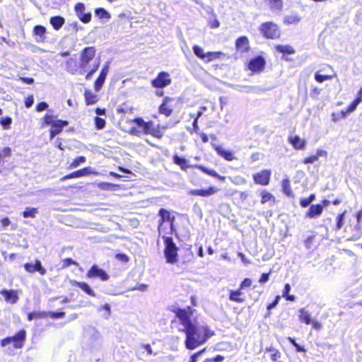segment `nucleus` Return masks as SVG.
<instances>
[{
  "mask_svg": "<svg viewBox=\"0 0 362 362\" xmlns=\"http://www.w3.org/2000/svg\"><path fill=\"white\" fill-rule=\"evenodd\" d=\"M269 277V274H265V273L262 274L259 280V282L260 284H264L268 281Z\"/></svg>",
  "mask_w": 362,
  "mask_h": 362,
  "instance_id": "774afa93",
  "label": "nucleus"
},
{
  "mask_svg": "<svg viewBox=\"0 0 362 362\" xmlns=\"http://www.w3.org/2000/svg\"><path fill=\"white\" fill-rule=\"evenodd\" d=\"M318 159H317V156H316L315 155L314 156H310V157H308V158H305L304 160H303V163H305V164H308V163H313L314 162L317 161Z\"/></svg>",
  "mask_w": 362,
  "mask_h": 362,
  "instance_id": "4d7b16f0",
  "label": "nucleus"
},
{
  "mask_svg": "<svg viewBox=\"0 0 362 362\" xmlns=\"http://www.w3.org/2000/svg\"><path fill=\"white\" fill-rule=\"evenodd\" d=\"M47 313V317H49L53 319L62 318L65 315L64 312H48Z\"/></svg>",
  "mask_w": 362,
  "mask_h": 362,
  "instance_id": "a18cd8bd",
  "label": "nucleus"
},
{
  "mask_svg": "<svg viewBox=\"0 0 362 362\" xmlns=\"http://www.w3.org/2000/svg\"><path fill=\"white\" fill-rule=\"evenodd\" d=\"M282 187L284 192L287 195L290 196L292 194L291 187H290V182L288 179H284L282 181Z\"/></svg>",
  "mask_w": 362,
  "mask_h": 362,
  "instance_id": "ea45409f",
  "label": "nucleus"
},
{
  "mask_svg": "<svg viewBox=\"0 0 362 362\" xmlns=\"http://www.w3.org/2000/svg\"><path fill=\"white\" fill-rule=\"evenodd\" d=\"M95 13L100 19L110 18V13L103 8H98L95 10Z\"/></svg>",
  "mask_w": 362,
  "mask_h": 362,
  "instance_id": "f704fd0d",
  "label": "nucleus"
},
{
  "mask_svg": "<svg viewBox=\"0 0 362 362\" xmlns=\"http://www.w3.org/2000/svg\"><path fill=\"white\" fill-rule=\"evenodd\" d=\"M109 68H110V62H107L105 63V64L103 66V67L100 73L99 76L95 81L94 88L96 92H98L102 88V87L105 83V81L106 79L107 75L108 74Z\"/></svg>",
  "mask_w": 362,
  "mask_h": 362,
  "instance_id": "9b49d317",
  "label": "nucleus"
},
{
  "mask_svg": "<svg viewBox=\"0 0 362 362\" xmlns=\"http://www.w3.org/2000/svg\"><path fill=\"white\" fill-rule=\"evenodd\" d=\"M38 213V209L37 208L33 207H27L25 211L23 212V216L24 218H35Z\"/></svg>",
  "mask_w": 362,
  "mask_h": 362,
  "instance_id": "473e14b6",
  "label": "nucleus"
},
{
  "mask_svg": "<svg viewBox=\"0 0 362 362\" xmlns=\"http://www.w3.org/2000/svg\"><path fill=\"white\" fill-rule=\"evenodd\" d=\"M215 150L219 156L228 161H231L235 159L233 153L231 151L223 148L222 146H217L215 147Z\"/></svg>",
  "mask_w": 362,
  "mask_h": 362,
  "instance_id": "393cba45",
  "label": "nucleus"
},
{
  "mask_svg": "<svg viewBox=\"0 0 362 362\" xmlns=\"http://www.w3.org/2000/svg\"><path fill=\"white\" fill-rule=\"evenodd\" d=\"M344 215H345V212L339 214L337 216V229H340L342 227Z\"/></svg>",
  "mask_w": 362,
  "mask_h": 362,
  "instance_id": "864d4df0",
  "label": "nucleus"
},
{
  "mask_svg": "<svg viewBox=\"0 0 362 362\" xmlns=\"http://www.w3.org/2000/svg\"><path fill=\"white\" fill-rule=\"evenodd\" d=\"M321 93V89L317 87H313L311 90V97L316 98Z\"/></svg>",
  "mask_w": 362,
  "mask_h": 362,
  "instance_id": "e2e57ef3",
  "label": "nucleus"
},
{
  "mask_svg": "<svg viewBox=\"0 0 362 362\" xmlns=\"http://www.w3.org/2000/svg\"><path fill=\"white\" fill-rule=\"evenodd\" d=\"M76 286L90 296H95V293L85 282H77Z\"/></svg>",
  "mask_w": 362,
  "mask_h": 362,
  "instance_id": "2f4dec72",
  "label": "nucleus"
},
{
  "mask_svg": "<svg viewBox=\"0 0 362 362\" xmlns=\"http://www.w3.org/2000/svg\"><path fill=\"white\" fill-rule=\"evenodd\" d=\"M86 160V157L81 156L75 158L73 162L71 163L69 168H77L81 163H85Z\"/></svg>",
  "mask_w": 362,
  "mask_h": 362,
  "instance_id": "58836bf2",
  "label": "nucleus"
},
{
  "mask_svg": "<svg viewBox=\"0 0 362 362\" xmlns=\"http://www.w3.org/2000/svg\"><path fill=\"white\" fill-rule=\"evenodd\" d=\"M84 98L87 105L95 104L98 101V95L90 90H85Z\"/></svg>",
  "mask_w": 362,
  "mask_h": 362,
  "instance_id": "a878e982",
  "label": "nucleus"
},
{
  "mask_svg": "<svg viewBox=\"0 0 362 362\" xmlns=\"http://www.w3.org/2000/svg\"><path fill=\"white\" fill-rule=\"evenodd\" d=\"M276 50L281 53L286 54H293L295 52L294 49L290 45H277Z\"/></svg>",
  "mask_w": 362,
  "mask_h": 362,
  "instance_id": "c9c22d12",
  "label": "nucleus"
},
{
  "mask_svg": "<svg viewBox=\"0 0 362 362\" xmlns=\"http://www.w3.org/2000/svg\"><path fill=\"white\" fill-rule=\"evenodd\" d=\"M48 107V105L47 103L45 102H41L40 103L37 107H36V110L38 112H41V111H43V110H45Z\"/></svg>",
  "mask_w": 362,
  "mask_h": 362,
  "instance_id": "6e6d98bb",
  "label": "nucleus"
},
{
  "mask_svg": "<svg viewBox=\"0 0 362 362\" xmlns=\"http://www.w3.org/2000/svg\"><path fill=\"white\" fill-rule=\"evenodd\" d=\"M152 86L155 88H162L171 83L170 74L165 71L160 72L157 77L151 82Z\"/></svg>",
  "mask_w": 362,
  "mask_h": 362,
  "instance_id": "1a4fd4ad",
  "label": "nucleus"
},
{
  "mask_svg": "<svg viewBox=\"0 0 362 362\" xmlns=\"http://www.w3.org/2000/svg\"><path fill=\"white\" fill-rule=\"evenodd\" d=\"M170 100V99L169 98H165L163 103L159 107L160 112L165 116H169L172 112V109L168 106V102Z\"/></svg>",
  "mask_w": 362,
  "mask_h": 362,
  "instance_id": "c756f323",
  "label": "nucleus"
},
{
  "mask_svg": "<svg viewBox=\"0 0 362 362\" xmlns=\"http://www.w3.org/2000/svg\"><path fill=\"white\" fill-rule=\"evenodd\" d=\"M288 141L296 149L298 150H303L306 144L305 141L302 140L298 136H289Z\"/></svg>",
  "mask_w": 362,
  "mask_h": 362,
  "instance_id": "5701e85b",
  "label": "nucleus"
},
{
  "mask_svg": "<svg viewBox=\"0 0 362 362\" xmlns=\"http://www.w3.org/2000/svg\"><path fill=\"white\" fill-rule=\"evenodd\" d=\"M0 293L4 297V299L7 303L14 304L18 300L17 291L14 290L3 289L0 291Z\"/></svg>",
  "mask_w": 362,
  "mask_h": 362,
  "instance_id": "a211bd4d",
  "label": "nucleus"
},
{
  "mask_svg": "<svg viewBox=\"0 0 362 362\" xmlns=\"http://www.w3.org/2000/svg\"><path fill=\"white\" fill-rule=\"evenodd\" d=\"M100 59L95 60L93 64L91 66V69L89 71H90L93 74H94L98 70V69L100 66Z\"/></svg>",
  "mask_w": 362,
  "mask_h": 362,
  "instance_id": "13d9d810",
  "label": "nucleus"
},
{
  "mask_svg": "<svg viewBox=\"0 0 362 362\" xmlns=\"http://www.w3.org/2000/svg\"><path fill=\"white\" fill-rule=\"evenodd\" d=\"M53 116L49 114H46L44 117V122L46 124H51L52 126V123L54 122L53 119Z\"/></svg>",
  "mask_w": 362,
  "mask_h": 362,
  "instance_id": "5fc2aeb1",
  "label": "nucleus"
},
{
  "mask_svg": "<svg viewBox=\"0 0 362 362\" xmlns=\"http://www.w3.org/2000/svg\"><path fill=\"white\" fill-rule=\"evenodd\" d=\"M231 182L236 185H241L246 183V179L242 176H235L230 178Z\"/></svg>",
  "mask_w": 362,
  "mask_h": 362,
  "instance_id": "79ce46f5",
  "label": "nucleus"
},
{
  "mask_svg": "<svg viewBox=\"0 0 362 362\" xmlns=\"http://www.w3.org/2000/svg\"><path fill=\"white\" fill-rule=\"evenodd\" d=\"M360 103V100H354L352 103L348 107V108L346 109L347 110V112L351 113L352 112H354L357 106L358 105V104Z\"/></svg>",
  "mask_w": 362,
  "mask_h": 362,
  "instance_id": "09e8293b",
  "label": "nucleus"
},
{
  "mask_svg": "<svg viewBox=\"0 0 362 362\" xmlns=\"http://www.w3.org/2000/svg\"><path fill=\"white\" fill-rule=\"evenodd\" d=\"M273 10H280L282 7L281 0H266Z\"/></svg>",
  "mask_w": 362,
  "mask_h": 362,
  "instance_id": "4c0bfd02",
  "label": "nucleus"
},
{
  "mask_svg": "<svg viewBox=\"0 0 362 362\" xmlns=\"http://www.w3.org/2000/svg\"><path fill=\"white\" fill-rule=\"evenodd\" d=\"M310 204L311 202H310L308 198H303L300 200V204L302 207L305 208L308 206Z\"/></svg>",
  "mask_w": 362,
  "mask_h": 362,
  "instance_id": "338daca9",
  "label": "nucleus"
},
{
  "mask_svg": "<svg viewBox=\"0 0 362 362\" xmlns=\"http://www.w3.org/2000/svg\"><path fill=\"white\" fill-rule=\"evenodd\" d=\"M329 69H331L332 74L322 75V74H320V71H317L315 74V79L318 83H322L323 81H325L326 80H330V79L336 77L337 76L336 72L332 69V68L331 66H329Z\"/></svg>",
  "mask_w": 362,
  "mask_h": 362,
  "instance_id": "bb28decb",
  "label": "nucleus"
},
{
  "mask_svg": "<svg viewBox=\"0 0 362 362\" xmlns=\"http://www.w3.org/2000/svg\"><path fill=\"white\" fill-rule=\"evenodd\" d=\"M68 124V122L66 120H54L50 129L51 139H53L57 134H59L62 131V129L67 126Z\"/></svg>",
  "mask_w": 362,
  "mask_h": 362,
  "instance_id": "f3484780",
  "label": "nucleus"
},
{
  "mask_svg": "<svg viewBox=\"0 0 362 362\" xmlns=\"http://www.w3.org/2000/svg\"><path fill=\"white\" fill-rule=\"evenodd\" d=\"M261 194H262V200H261L262 204H265L267 202L274 199L273 195L271 193L267 192L266 191L262 192Z\"/></svg>",
  "mask_w": 362,
  "mask_h": 362,
  "instance_id": "37998d69",
  "label": "nucleus"
},
{
  "mask_svg": "<svg viewBox=\"0 0 362 362\" xmlns=\"http://www.w3.org/2000/svg\"><path fill=\"white\" fill-rule=\"evenodd\" d=\"M93 173H94V172L92 168L90 167H86L64 176L61 178V180L64 181L71 178L83 177Z\"/></svg>",
  "mask_w": 362,
  "mask_h": 362,
  "instance_id": "dca6fc26",
  "label": "nucleus"
},
{
  "mask_svg": "<svg viewBox=\"0 0 362 362\" xmlns=\"http://www.w3.org/2000/svg\"><path fill=\"white\" fill-rule=\"evenodd\" d=\"M25 339V331L21 330L12 337H7L1 340V345L4 347L12 344L14 349H20L23 346V342Z\"/></svg>",
  "mask_w": 362,
  "mask_h": 362,
  "instance_id": "0eeeda50",
  "label": "nucleus"
},
{
  "mask_svg": "<svg viewBox=\"0 0 362 362\" xmlns=\"http://www.w3.org/2000/svg\"><path fill=\"white\" fill-rule=\"evenodd\" d=\"M100 59L95 60L93 64L91 66V69L89 71H90L93 74H94L98 70V69L100 66Z\"/></svg>",
  "mask_w": 362,
  "mask_h": 362,
  "instance_id": "bf43d9fd",
  "label": "nucleus"
},
{
  "mask_svg": "<svg viewBox=\"0 0 362 362\" xmlns=\"http://www.w3.org/2000/svg\"><path fill=\"white\" fill-rule=\"evenodd\" d=\"M34 103V98L33 95L28 96L25 101V105L26 107H30Z\"/></svg>",
  "mask_w": 362,
  "mask_h": 362,
  "instance_id": "680f3d73",
  "label": "nucleus"
},
{
  "mask_svg": "<svg viewBox=\"0 0 362 362\" xmlns=\"http://www.w3.org/2000/svg\"><path fill=\"white\" fill-rule=\"evenodd\" d=\"M134 122L142 129L145 134H149L153 136L160 139L164 134V127H160L159 125L155 127L153 122H146L141 118H136Z\"/></svg>",
  "mask_w": 362,
  "mask_h": 362,
  "instance_id": "7ed1b4c3",
  "label": "nucleus"
},
{
  "mask_svg": "<svg viewBox=\"0 0 362 362\" xmlns=\"http://www.w3.org/2000/svg\"><path fill=\"white\" fill-rule=\"evenodd\" d=\"M66 70L71 74H79V64H77L76 59L70 58L66 62Z\"/></svg>",
  "mask_w": 362,
  "mask_h": 362,
  "instance_id": "4be33fe9",
  "label": "nucleus"
},
{
  "mask_svg": "<svg viewBox=\"0 0 362 362\" xmlns=\"http://www.w3.org/2000/svg\"><path fill=\"white\" fill-rule=\"evenodd\" d=\"M208 23L211 28H217L220 25L219 21L216 18H210Z\"/></svg>",
  "mask_w": 362,
  "mask_h": 362,
  "instance_id": "8fccbe9b",
  "label": "nucleus"
},
{
  "mask_svg": "<svg viewBox=\"0 0 362 362\" xmlns=\"http://www.w3.org/2000/svg\"><path fill=\"white\" fill-rule=\"evenodd\" d=\"M271 172L268 170H262L258 173L253 175V179L255 183L267 185L270 180Z\"/></svg>",
  "mask_w": 362,
  "mask_h": 362,
  "instance_id": "ddd939ff",
  "label": "nucleus"
},
{
  "mask_svg": "<svg viewBox=\"0 0 362 362\" xmlns=\"http://www.w3.org/2000/svg\"><path fill=\"white\" fill-rule=\"evenodd\" d=\"M193 52L197 57L202 59H206V62H211L223 54L221 52H208L204 53L203 49L198 45L193 47Z\"/></svg>",
  "mask_w": 362,
  "mask_h": 362,
  "instance_id": "6e6552de",
  "label": "nucleus"
},
{
  "mask_svg": "<svg viewBox=\"0 0 362 362\" xmlns=\"http://www.w3.org/2000/svg\"><path fill=\"white\" fill-rule=\"evenodd\" d=\"M261 34L269 39L278 38L281 35L279 26L273 22H266L259 27Z\"/></svg>",
  "mask_w": 362,
  "mask_h": 362,
  "instance_id": "423d86ee",
  "label": "nucleus"
},
{
  "mask_svg": "<svg viewBox=\"0 0 362 362\" xmlns=\"http://www.w3.org/2000/svg\"><path fill=\"white\" fill-rule=\"evenodd\" d=\"M218 191V189L215 187H210L206 189H192L189 191V194L196 196L209 197L216 194Z\"/></svg>",
  "mask_w": 362,
  "mask_h": 362,
  "instance_id": "6ab92c4d",
  "label": "nucleus"
},
{
  "mask_svg": "<svg viewBox=\"0 0 362 362\" xmlns=\"http://www.w3.org/2000/svg\"><path fill=\"white\" fill-rule=\"evenodd\" d=\"M164 255L167 262L174 264L177 261V247L173 243L172 238L165 237Z\"/></svg>",
  "mask_w": 362,
  "mask_h": 362,
  "instance_id": "20e7f679",
  "label": "nucleus"
},
{
  "mask_svg": "<svg viewBox=\"0 0 362 362\" xmlns=\"http://www.w3.org/2000/svg\"><path fill=\"white\" fill-rule=\"evenodd\" d=\"M100 309H103L105 311V313L103 315V317L105 319H107L110 315V306L108 304L104 305L103 307H101Z\"/></svg>",
  "mask_w": 362,
  "mask_h": 362,
  "instance_id": "603ef678",
  "label": "nucleus"
},
{
  "mask_svg": "<svg viewBox=\"0 0 362 362\" xmlns=\"http://www.w3.org/2000/svg\"><path fill=\"white\" fill-rule=\"evenodd\" d=\"M229 299L231 301H234V302H236V303H243V302H244V298H243L240 296H238L237 292H235L234 291H230V295H229Z\"/></svg>",
  "mask_w": 362,
  "mask_h": 362,
  "instance_id": "a19ab883",
  "label": "nucleus"
},
{
  "mask_svg": "<svg viewBox=\"0 0 362 362\" xmlns=\"http://www.w3.org/2000/svg\"><path fill=\"white\" fill-rule=\"evenodd\" d=\"M299 319L301 322H305L306 325H309L311 322V316L310 313L304 308H301L299 310Z\"/></svg>",
  "mask_w": 362,
  "mask_h": 362,
  "instance_id": "7c9ffc66",
  "label": "nucleus"
},
{
  "mask_svg": "<svg viewBox=\"0 0 362 362\" xmlns=\"http://www.w3.org/2000/svg\"><path fill=\"white\" fill-rule=\"evenodd\" d=\"M173 161L175 164L180 165L182 170H185L189 167L187 165V160L184 158L178 156L177 155L174 156Z\"/></svg>",
  "mask_w": 362,
  "mask_h": 362,
  "instance_id": "72a5a7b5",
  "label": "nucleus"
},
{
  "mask_svg": "<svg viewBox=\"0 0 362 362\" xmlns=\"http://www.w3.org/2000/svg\"><path fill=\"white\" fill-rule=\"evenodd\" d=\"M235 46L237 49L242 52H247L249 48V41L245 36L240 37L236 40Z\"/></svg>",
  "mask_w": 362,
  "mask_h": 362,
  "instance_id": "b1692460",
  "label": "nucleus"
},
{
  "mask_svg": "<svg viewBox=\"0 0 362 362\" xmlns=\"http://www.w3.org/2000/svg\"><path fill=\"white\" fill-rule=\"evenodd\" d=\"M87 276L89 278L98 277L102 281H107L109 279L108 274L96 265H93L88 272Z\"/></svg>",
  "mask_w": 362,
  "mask_h": 362,
  "instance_id": "2eb2a0df",
  "label": "nucleus"
},
{
  "mask_svg": "<svg viewBox=\"0 0 362 362\" xmlns=\"http://www.w3.org/2000/svg\"><path fill=\"white\" fill-rule=\"evenodd\" d=\"M175 312L183 327L181 330L186 334L185 346L187 349H196L214 334L207 327L198 325L192 321L193 310L190 307L185 309L178 308Z\"/></svg>",
  "mask_w": 362,
  "mask_h": 362,
  "instance_id": "f257e3e1",
  "label": "nucleus"
},
{
  "mask_svg": "<svg viewBox=\"0 0 362 362\" xmlns=\"http://www.w3.org/2000/svg\"><path fill=\"white\" fill-rule=\"evenodd\" d=\"M252 281L250 279H249V278L245 279L240 284V289H244V288L250 287L252 285Z\"/></svg>",
  "mask_w": 362,
  "mask_h": 362,
  "instance_id": "3c124183",
  "label": "nucleus"
},
{
  "mask_svg": "<svg viewBox=\"0 0 362 362\" xmlns=\"http://www.w3.org/2000/svg\"><path fill=\"white\" fill-rule=\"evenodd\" d=\"M300 21V18L296 16H286L285 18V22L288 24H295Z\"/></svg>",
  "mask_w": 362,
  "mask_h": 362,
  "instance_id": "49530a36",
  "label": "nucleus"
},
{
  "mask_svg": "<svg viewBox=\"0 0 362 362\" xmlns=\"http://www.w3.org/2000/svg\"><path fill=\"white\" fill-rule=\"evenodd\" d=\"M49 22L54 30H59L64 24L65 19L62 16H57L52 17Z\"/></svg>",
  "mask_w": 362,
  "mask_h": 362,
  "instance_id": "cd10ccee",
  "label": "nucleus"
},
{
  "mask_svg": "<svg viewBox=\"0 0 362 362\" xmlns=\"http://www.w3.org/2000/svg\"><path fill=\"white\" fill-rule=\"evenodd\" d=\"M323 211V206L321 204H312L306 213V216L310 218L319 217Z\"/></svg>",
  "mask_w": 362,
  "mask_h": 362,
  "instance_id": "aec40b11",
  "label": "nucleus"
},
{
  "mask_svg": "<svg viewBox=\"0 0 362 362\" xmlns=\"http://www.w3.org/2000/svg\"><path fill=\"white\" fill-rule=\"evenodd\" d=\"M11 118L7 117L1 118L0 123L4 127V129H7L9 127L10 124H11Z\"/></svg>",
  "mask_w": 362,
  "mask_h": 362,
  "instance_id": "de8ad7c7",
  "label": "nucleus"
},
{
  "mask_svg": "<svg viewBox=\"0 0 362 362\" xmlns=\"http://www.w3.org/2000/svg\"><path fill=\"white\" fill-rule=\"evenodd\" d=\"M75 12L78 18L84 23H88L91 21V13L86 12V7L83 3H77L74 7Z\"/></svg>",
  "mask_w": 362,
  "mask_h": 362,
  "instance_id": "9d476101",
  "label": "nucleus"
},
{
  "mask_svg": "<svg viewBox=\"0 0 362 362\" xmlns=\"http://www.w3.org/2000/svg\"><path fill=\"white\" fill-rule=\"evenodd\" d=\"M265 66V60L261 57H257L252 59L248 64V69L253 72H260Z\"/></svg>",
  "mask_w": 362,
  "mask_h": 362,
  "instance_id": "f8f14e48",
  "label": "nucleus"
},
{
  "mask_svg": "<svg viewBox=\"0 0 362 362\" xmlns=\"http://www.w3.org/2000/svg\"><path fill=\"white\" fill-rule=\"evenodd\" d=\"M47 317L46 312H33L28 315V319L29 321L33 320L35 318H44Z\"/></svg>",
  "mask_w": 362,
  "mask_h": 362,
  "instance_id": "e433bc0d",
  "label": "nucleus"
},
{
  "mask_svg": "<svg viewBox=\"0 0 362 362\" xmlns=\"http://www.w3.org/2000/svg\"><path fill=\"white\" fill-rule=\"evenodd\" d=\"M105 120L101 117H96L95 118V127L98 129H103L105 126Z\"/></svg>",
  "mask_w": 362,
  "mask_h": 362,
  "instance_id": "c03bdc74",
  "label": "nucleus"
},
{
  "mask_svg": "<svg viewBox=\"0 0 362 362\" xmlns=\"http://www.w3.org/2000/svg\"><path fill=\"white\" fill-rule=\"evenodd\" d=\"M204 351V349L200 351H198L195 354H194L193 355H192L191 358H190V360L189 362H197V358L199 356H201V354Z\"/></svg>",
  "mask_w": 362,
  "mask_h": 362,
  "instance_id": "052dcab7",
  "label": "nucleus"
},
{
  "mask_svg": "<svg viewBox=\"0 0 362 362\" xmlns=\"http://www.w3.org/2000/svg\"><path fill=\"white\" fill-rule=\"evenodd\" d=\"M279 300H280V296H277L275 298V300L267 306V309L270 310L274 308L279 303Z\"/></svg>",
  "mask_w": 362,
  "mask_h": 362,
  "instance_id": "0e129e2a",
  "label": "nucleus"
},
{
  "mask_svg": "<svg viewBox=\"0 0 362 362\" xmlns=\"http://www.w3.org/2000/svg\"><path fill=\"white\" fill-rule=\"evenodd\" d=\"M281 357V353L276 350L271 354V359L273 361H276Z\"/></svg>",
  "mask_w": 362,
  "mask_h": 362,
  "instance_id": "69168bd1",
  "label": "nucleus"
},
{
  "mask_svg": "<svg viewBox=\"0 0 362 362\" xmlns=\"http://www.w3.org/2000/svg\"><path fill=\"white\" fill-rule=\"evenodd\" d=\"M158 215L160 216V220L158 221V230L159 231L163 230L165 228V224L168 225L169 228V232H166L165 233L172 234L173 228V222L175 221V216H172L169 211L165 209H160L158 212Z\"/></svg>",
  "mask_w": 362,
  "mask_h": 362,
  "instance_id": "39448f33",
  "label": "nucleus"
},
{
  "mask_svg": "<svg viewBox=\"0 0 362 362\" xmlns=\"http://www.w3.org/2000/svg\"><path fill=\"white\" fill-rule=\"evenodd\" d=\"M46 28L42 25H35L33 28V35L37 42H44L45 40Z\"/></svg>",
  "mask_w": 362,
  "mask_h": 362,
  "instance_id": "412c9836",
  "label": "nucleus"
},
{
  "mask_svg": "<svg viewBox=\"0 0 362 362\" xmlns=\"http://www.w3.org/2000/svg\"><path fill=\"white\" fill-rule=\"evenodd\" d=\"M96 49L94 47H85L80 54L79 74H85L90 68V62L94 59Z\"/></svg>",
  "mask_w": 362,
  "mask_h": 362,
  "instance_id": "f03ea898",
  "label": "nucleus"
},
{
  "mask_svg": "<svg viewBox=\"0 0 362 362\" xmlns=\"http://www.w3.org/2000/svg\"><path fill=\"white\" fill-rule=\"evenodd\" d=\"M25 269L29 273L38 272L41 275L46 274V269L42 266L41 262L36 259L35 263L29 262L24 264Z\"/></svg>",
  "mask_w": 362,
  "mask_h": 362,
  "instance_id": "4468645a",
  "label": "nucleus"
},
{
  "mask_svg": "<svg viewBox=\"0 0 362 362\" xmlns=\"http://www.w3.org/2000/svg\"><path fill=\"white\" fill-rule=\"evenodd\" d=\"M198 169H199L200 170H202V172H204V173L209 175H211L212 177H216L221 180H225V177L224 176H221L220 175H218L214 170H212V169H209L203 165H197L196 166Z\"/></svg>",
  "mask_w": 362,
  "mask_h": 362,
  "instance_id": "c85d7f7f",
  "label": "nucleus"
}]
</instances>
